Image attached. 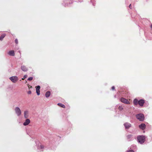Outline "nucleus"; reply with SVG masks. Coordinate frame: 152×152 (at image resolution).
<instances>
[{"instance_id": "nucleus-13", "label": "nucleus", "mask_w": 152, "mask_h": 152, "mask_svg": "<svg viewBox=\"0 0 152 152\" xmlns=\"http://www.w3.org/2000/svg\"><path fill=\"white\" fill-rule=\"evenodd\" d=\"M146 125L144 124H142L140 125H139V128L142 130L144 129Z\"/></svg>"}, {"instance_id": "nucleus-20", "label": "nucleus", "mask_w": 152, "mask_h": 152, "mask_svg": "<svg viewBox=\"0 0 152 152\" xmlns=\"http://www.w3.org/2000/svg\"><path fill=\"white\" fill-rule=\"evenodd\" d=\"M118 109L120 110H121L123 109V108L122 106H119L118 107Z\"/></svg>"}, {"instance_id": "nucleus-31", "label": "nucleus", "mask_w": 152, "mask_h": 152, "mask_svg": "<svg viewBox=\"0 0 152 152\" xmlns=\"http://www.w3.org/2000/svg\"><path fill=\"white\" fill-rule=\"evenodd\" d=\"M79 1H80V2H81V1H80V0H79Z\"/></svg>"}, {"instance_id": "nucleus-29", "label": "nucleus", "mask_w": 152, "mask_h": 152, "mask_svg": "<svg viewBox=\"0 0 152 152\" xmlns=\"http://www.w3.org/2000/svg\"><path fill=\"white\" fill-rule=\"evenodd\" d=\"M129 8L131 9H132V7H131V4H130L129 6Z\"/></svg>"}, {"instance_id": "nucleus-1", "label": "nucleus", "mask_w": 152, "mask_h": 152, "mask_svg": "<svg viewBox=\"0 0 152 152\" xmlns=\"http://www.w3.org/2000/svg\"><path fill=\"white\" fill-rule=\"evenodd\" d=\"M145 137L143 135L138 136L137 137V142L141 144H142L145 141Z\"/></svg>"}, {"instance_id": "nucleus-9", "label": "nucleus", "mask_w": 152, "mask_h": 152, "mask_svg": "<svg viewBox=\"0 0 152 152\" xmlns=\"http://www.w3.org/2000/svg\"><path fill=\"white\" fill-rule=\"evenodd\" d=\"M144 103V100L143 99H141L138 101V104L141 106H142Z\"/></svg>"}, {"instance_id": "nucleus-5", "label": "nucleus", "mask_w": 152, "mask_h": 152, "mask_svg": "<svg viewBox=\"0 0 152 152\" xmlns=\"http://www.w3.org/2000/svg\"><path fill=\"white\" fill-rule=\"evenodd\" d=\"M15 110L16 114L18 116H19L21 115V111L19 107H16Z\"/></svg>"}, {"instance_id": "nucleus-4", "label": "nucleus", "mask_w": 152, "mask_h": 152, "mask_svg": "<svg viewBox=\"0 0 152 152\" xmlns=\"http://www.w3.org/2000/svg\"><path fill=\"white\" fill-rule=\"evenodd\" d=\"M10 79L13 83H16L18 80V77L16 76H13L10 78Z\"/></svg>"}, {"instance_id": "nucleus-14", "label": "nucleus", "mask_w": 152, "mask_h": 152, "mask_svg": "<svg viewBox=\"0 0 152 152\" xmlns=\"http://www.w3.org/2000/svg\"><path fill=\"white\" fill-rule=\"evenodd\" d=\"M28 111H25L24 112V117L25 118H27L28 117Z\"/></svg>"}, {"instance_id": "nucleus-19", "label": "nucleus", "mask_w": 152, "mask_h": 152, "mask_svg": "<svg viewBox=\"0 0 152 152\" xmlns=\"http://www.w3.org/2000/svg\"><path fill=\"white\" fill-rule=\"evenodd\" d=\"M58 105L63 108H65V106L64 105L61 103H58Z\"/></svg>"}, {"instance_id": "nucleus-10", "label": "nucleus", "mask_w": 152, "mask_h": 152, "mask_svg": "<svg viewBox=\"0 0 152 152\" xmlns=\"http://www.w3.org/2000/svg\"><path fill=\"white\" fill-rule=\"evenodd\" d=\"M30 121L29 119H27L25 122L23 123V125L24 126H27L30 123Z\"/></svg>"}, {"instance_id": "nucleus-2", "label": "nucleus", "mask_w": 152, "mask_h": 152, "mask_svg": "<svg viewBox=\"0 0 152 152\" xmlns=\"http://www.w3.org/2000/svg\"><path fill=\"white\" fill-rule=\"evenodd\" d=\"M137 118L140 121H143L144 120L145 117L143 114L140 113L136 115Z\"/></svg>"}, {"instance_id": "nucleus-25", "label": "nucleus", "mask_w": 152, "mask_h": 152, "mask_svg": "<svg viewBox=\"0 0 152 152\" xmlns=\"http://www.w3.org/2000/svg\"><path fill=\"white\" fill-rule=\"evenodd\" d=\"M95 0H91V2L93 3V5L94 6V1Z\"/></svg>"}, {"instance_id": "nucleus-28", "label": "nucleus", "mask_w": 152, "mask_h": 152, "mask_svg": "<svg viewBox=\"0 0 152 152\" xmlns=\"http://www.w3.org/2000/svg\"><path fill=\"white\" fill-rule=\"evenodd\" d=\"M44 148V147L42 145H41L40 148L41 149H42Z\"/></svg>"}, {"instance_id": "nucleus-23", "label": "nucleus", "mask_w": 152, "mask_h": 152, "mask_svg": "<svg viewBox=\"0 0 152 152\" xmlns=\"http://www.w3.org/2000/svg\"><path fill=\"white\" fill-rule=\"evenodd\" d=\"M127 152H134V151L132 150H129L127 151Z\"/></svg>"}, {"instance_id": "nucleus-16", "label": "nucleus", "mask_w": 152, "mask_h": 152, "mask_svg": "<svg viewBox=\"0 0 152 152\" xmlns=\"http://www.w3.org/2000/svg\"><path fill=\"white\" fill-rule=\"evenodd\" d=\"M50 95V92L49 91H48L45 93V96L46 97H49Z\"/></svg>"}, {"instance_id": "nucleus-15", "label": "nucleus", "mask_w": 152, "mask_h": 152, "mask_svg": "<svg viewBox=\"0 0 152 152\" xmlns=\"http://www.w3.org/2000/svg\"><path fill=\"white\" fill-rule=\"evenodd\" d=\"M8 54L11 56H14L15 55V52L14 50H11L9 52Z\"/></svg>"}, {"instance_id": "nucleus-27", "label": "nucleus", "mask_w": 152, "mask_h": 152, "mask_svg": "<svg viewBox=\"0 0 152 152\" xmlns=\"http://www.w3.org/2000/svg\"><path fill=\"white\" fill-rule=\"evenodd\" d=\"M112 89L113 90H114L115 89V87L114 86H112Z\"/></svg>"}, {"instance_id": "nucleus-26", "label": "nucleus", "mask_w": 152, "mask_h": 152, "mask_svg": "<svg viewBox=\"0 0 152 152\" xmlns=\"http://www.w3.org/2000/svg\"><path fill=\"white\" fill-rule=\"evenodd\" d=\"M27 93L28 94H31V91H29Z\"/></svg>"}, {"instance_id": "nucleus-3", "label": "nucleus", "mask_w": 152, "mask_h": 152, "mask_svg": "<svg viewBox=\"0 0 152 152\" xmlns=\"http://www.w3.org/2000/svg\"><path fill=\"white\" fill-rule=\"evenodd\" d=\"M72 1L71 0H64V4L65 7L70 6L71 4L72 3Z\"/></svg>"}, {"instance_id": "nucleus-21", "label": "nucleus", "mask_w": 152, "mask_h": 152, "mask_svg": "<svg viewBox=\"0 0 152 152\" xmlns=\"http://www.w3.org/2000/svg\"><path fill=\"white\" fill-rule=\"evenodd\" d=\"M33 77H30L28 78V79L27 80H28L31 81V80L33 79Z\"/></svg>"}, {"instance_id": "nucleus-24", "label": "nucleus", "mask_w": 152, "mask_h": 152, "mask_svg": "<svg viewBox=\"0 0 152 152\" xmlns=\"http://www.w3.org/2000/svg\"><path fill=\"white\" fill-rule=\"evenodd\" d=\"M15 43L16 44H17L18 43V40L17 39H16L15 40Z\"/></svg>"}, {"instance_id": "nucleus-6", "label": "nucleus", "mask_w": 152, "mask_h": 152, "mask_svg": "<svg viewBox=\"0 0 152 152\" xmlns=\"http://www.w3.org/2000/svg\"><path fill=\"white\" fill-rule=\"evenodd\" d=\"M120 101L121 102L125 104H130V102L129 101L124 98H121L120 99Z\"/></svg>"}, {"instance_id": "nucleus-22", "label": "nucleus", "mask_w": 152, "mask_h": 152, "mask_svg": "<svg viewBox=\"0 0 152 152\" xmlns=\"http://www.w3.org/2000/svg\"><path fill=\"white\" fill-rule=\"evenodd\" d=\"M27 76L26 75H24V76L22 78V79L23 80L25 79L27 77Z\"/></svg>"}, {"instance_id": "nucleus-12", "label": "nucleus", "mask_w": 152, "mask_h": 152, "mask_svg": "<svg viewBox=\"0 0 152 152\" xmlns=\"http://www.w3.org/2000/svg\"><path fill=\"white\" fill-rule=\"evenodd\" d=\"M21 69L24 72H26L28 70L27 68L25 66L22 65L21 66Z\"/></svg>"}, {"instance_id": "nucleus-30", "label": "nucleus", "mask_w": 152, "mask_h": 152, "mask_svg": "<svg viewBox=\"0 0 152 152\" xmlns=\"http://www.w3.org/2000/svg\"><path fill=\"white\" fill-rule=\"evenodd\" d=\"M151 28H152V24L151 25Z\"/></svg>"}, {"instance_id": "nucleus-17", "label": "nucleus", "mask_w": 152, "mask_h": 152, "mask_svg": "<svg viewBox=\"0 0 152 152\" xmlns=\"http://www.w3.org/2000/svg\"><path fill=\"white\" fill-rule=\"evenodd\" d=\"M133 103L134 105H136L138 104V101L137 99H135L134 100Z\"/></svg>"}, {"instance_id": "nucleus-18", "label": "nucleus", "mask_w": 152, "mask_h": 152, "mask_svg": "<svg viewBox=\"0 0 152 152\" xmlns=\"http://www.w3.org/2000/svg\"><path fill=\"white\" fill-rule=\"evenodd\" d=\"M6 36L5 34H3L1 35L0 37V40L1 41H2L3 40V38L5 37Z\"/></svg>"}, {"instance_id": "nucleus-8", "label": "nucleus", "mask_w": 152, "mask_h": 152, "mask_svg": "<svg viewBox=\"0 0 152 152\" xmlns=\"http://www.w3.org/2000/svg\"><path fill=\"white\" fill-rule=\"evenodd\" d=\"M36 92L37 95H40V87L39 86H37L36 87Z\"/></svg>"}, {"instance_id": "nucleus-7", "label": "nucleus", "mask_w": 152, "mask_h": 152, "mask_svg": "<svg viewBox=\"0 0 152 152\" xmlns=\"http://www.w3.org/2000/svg\"><path fill=\"white\" fill-rule=\"evenodd\" d=\"M124 125L126 129H129L132 126L131 124L130 123L128 122H126L124 123Z\"/></svg>"}, {"instance_id": "nucleus-11", "label": "nucleus", "mask_w": 152, "mask_h": 152, "mask_svg": "<svg viewBox=\"0 0 152 152\" xmlns=\"http://www.w3.org/2000/svg\"><path fill=\"white\" fill-rule=\"evenodd\" d=\"M127 139L128 141H130L133 140V138L132 137V135L131 134L128 135L127 136Z\"/></svg>"}]
</instances>
